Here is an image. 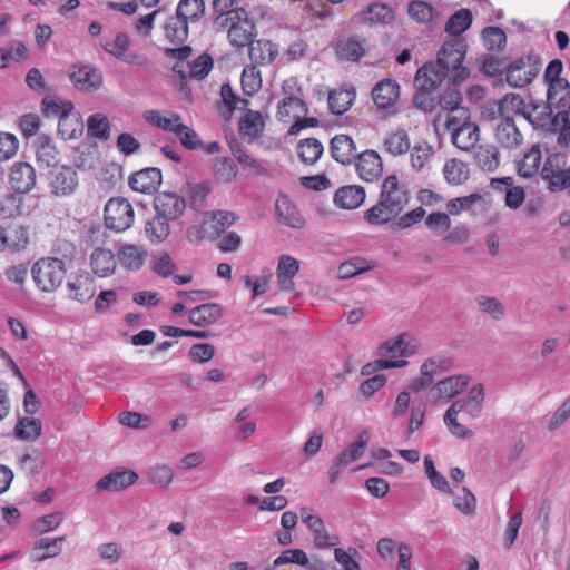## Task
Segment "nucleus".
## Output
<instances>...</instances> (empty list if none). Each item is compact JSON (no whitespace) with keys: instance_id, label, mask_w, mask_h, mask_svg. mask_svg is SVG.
I'll return each instance as SVG.
<instances>
[{"instance_id":"nucleus-1","label":"nucleus","mask_w":570,"mask_h":570,"mask_svg":"<svg viewBox=\"0 0 570 570\" xmlns=\"http://www.w3.org/2000/svg\"><path fill=\"white\" fill-rule=\"evenodd\" d=\"M409 200L410 195L397 176L389 175L382 183L377 203L364 213V219L370 225L387 224L401 215Z\"/></svg>"},{"instance_id":"nucleus-2","label":"nucleus","mask_w":570,"mask_h":570,"mask_svg":"<svg viewBox=\"0 0 570 570\" xmlns=\"http://www.w3.org/2000/svg\"><path fill=\"white\" fill-rule=\"evenodd\" d=\"M217 29L227 32L230 45L235 48L248 46L254 37V24L246 11H233L227 17L216 18Z\"/></svg>"},{"instance_id":"nucleus-3","label":"nucleus","mask_w":570,"mask_h":570,"mask_svg":"<svg viewBox=\"0 0 570 570\" xmlns=\"http://www.w3.org/2000/svg\"><path fill=\"white\" fill-rule=\"evenodd\" d=\"M66 272L63 261L57 257L40 258L31 269L37 287L47 293L56 291L62 284Z\"/></svg>"},{"instance_id":"nucleus-4","label":"nucleus","mask_w":570,"mask_h":570,"mask_svg":"<svg viewBox=\"0 0 570 570\" xmlns=\"http://www.w3.org/2000/svg\"><path fill=\"white\" fill-rule=\"evenodd\" d=\"M465 57L464 45L459 41L446 42L438 53L436 63L450 77L453 85L468 79L470 71L462 66Z\"/></svg>"},{"instance_id":"nucleus-5","label":"nucleus","mask_w":570,"mask_h":570,"mask_svg":"<svg viewBox=\"0 0 570 570\" xmlns=\"http://www.w3.org/2000/svg\"><path fill=\"white\" fill-rule=\"evenodd\" d=\"M540 176L551 193L570 188V165L563 154L549 155L540 170Z\"/></svg>"},{"instance_id":"nucleus-6","label":"nucleus","mask_w":570,"mask_h":570,"mask_svg":"<svg viewBox=\"0 0 570 570\" xmlns=\"http://www.w3.org/2000/svg\"><path fill=\"white\" fill-rule=\"evenodd\" d=\"M135 222V209L125 197H111L104 208V224L115 233L128 230Z\"/></svg>"},{"instance_id":"nucleus-7","label":"nucleus","mask_w":570,"mask_h":570,"mask_svg":"<svg viewBox=\"0 0 570 570\" xmlns=\"http://www.w3.org/2000/svg\"><path fill=\"white\" fill-rule=\"evenodd\" d=\"M539 72V61L532 57H520L505 67V80L513 88H523L531 83Z\"/></svg>"},{"instance_id":"nucleus-8","label":"nucleus","mask_w":570,"mask_h":570,"mask_svg":"<svg viewBox=\"0 0 570 570\" xmlns=\"http://www.w3.org/2000/svg\"><path fill=\"white\" fill-rule=\"evenodd\" d=\"M482 406L473 403L466 399L456 400L451 404L444 414V423L452 435L460 439H468L472 436V430L465 428L458 422L459 413L463 412L470 417H476L481 412Z\"/></svg>"},{"instance_id":"nucleus-9","label":"nucleus","mask_w":570,"mask_h":570,"mask_svg":"<svg viewBox=\"0 0 570 570\" xmlns=\"http://www.w3.org/2000/svg\"><path fill=\"white\" fill-rule=\"evenodd\" d=\"M299 517L313 533V543L317 549L335 547L340 543V537L330 533L322 518L314 513L312 508L303 507L299 509Z\"/></svg>"},{"instance_id":"nucleus-10","label":"nucleus","mask_w":570,"mask_h":570,"mask_svg":"<svg viewBox=\"0 0 570 570\" xmlns=\"http://www.w3.org/2000/svg\"><path fill=\"white\" fill-rule=\"evenodd\" d=\"M77 171L69 166H61L49 175L48 186L52 195L67 197L72 195L78 187Z\"/></svg>"},{"instance_id":"nucleus-11","label":"nucleus","mask_w":570,"mask_h":570,"mask_svg":"<svg viewBox=\"0 0 570 570\" xmlns=\"http://www.w3.org/2000/svg\"><path fill=\"white\" fill-rule=\"evenodd\" d=\"M42 112L46 117L58 118V131L62 137H71L65 126L70 120L73 110V104L70 100L59 99L53 97H45L42 99Z\"/></svg>"},{"instance_id":"nucleus-12","label":"nucleus","mask_w":570,"mask_h":570,"mask_svg":"<svg viewBox=\"0 0 570 570\" xmlns=\"http://www.w3.org/2000/svg\"><path fill=\"white\" fill-rule=\"evenodd\" d=\"M355 168L360 178L367 183L376 181L383 174V163L377 151L367 149L356 157Z\"/></svg>"},{"instance_id":"nucleus-13","label":"nucleus","mask_w":570,"mask_h":570,"mask_svg":"<svg viewBox=\"0 0 570 570\" xmlns=\"http://www.w3.org/2000/svg\"><path fill=\"white\" fill-rule=\"evenodd\" d=\"M100 45L109 55L116 57L119 60L128 63H144L142 57L128 53L130 39L125 32L119 31L111 38L105 37L101 39Z\"/></svg>"},{"instance_id":"nucleus-14","label":"nucleus","mask_w":570,"mask_h":570,"mask_svg":"<svg viewBox=\"0 0 570 570\" xmlns=\"http://www.w3.org/2000/svg\"><path fill=\"white\" fill-rule=\"evenodd\" d=\"M67 292L69 298L79 303H87L95 296V279L88 273L77 274L69 278Z\"/></svg>"},{"instance_id":"nucleus-15","label":"nucleus","mask_w":570,"mask_h":570,"mask_svg":"<svg viewBox=\"0 0 570 570\" xmlns=\"http://www.w3.org/2000/svg\"><path fill=\"white\" fill-rule=\"evenodd\" d=\"M451 365V360L446 357H432L426 360L421 366V376L411 383V390L419 391L430 386L434 381V376L440 372L450 370Z\"/></svg>"},{"instance_id":"nucleus-16","label":"nucleus","mask_w":570,"mask_h":570,"mask_svg":"<svg viewBox=\"0 0 570 570\" xmlns=\"http://www.w3.org/2000/svg\"><path fill=\"white\" fill-rule=\"evenodd\" d=\"M156 214L168 220L179 218L185 210V200L175 193H160L156 196L155 202Z\"/></svg>"},{"instance_id":"nucleus-17","label":"nucleus","mask_w":570,"mask_h":570,"mask_svg":"<svg viewBox=\"0 0 570 570\" xmlns=\"http://www.w3.org/2000/svg\"><path fill=\"white\" fill-rule=\"evenodd\" d=\"M161 171L158 168L149 167L130 175L129 186L134 191L153 194L161 184Z\"/></svg>"},{"instance_id":"nucleus-18","label":"nucleus","mask_w":570,"mask_h":570,"mask_svg":"<svg viewBox=\"0 0 570 570\" xmlns=\"http://www.w3.org/2000/svg\"><path fill=\"white\" fill-rule=\"evenodd\" d=\"M400 97V85L394 79H383L372 89V99L381 110L393 107Z\"/></svg>"},{"instance_id":"nucleus-19","label":"nucleus","mask_w":570,"mask_h":570,"mask_svg":"<svg viewBox=\"0 0 570 570\" xmlns=\"http://www.w3.org/2000/svg\"><path fill=\"white\" fill-rule=\"evenodd\" d=\"M9 181L16 191L28 193L36 185V170L29 163H14L10 169Z\"/></svg>"},{"instance_id":"nucleus-20","label":"nucleus","mask_w":570,"mask_h":570,"mask_svg":"<svg viewBox=\"0 0 570 570\" xmlns=\"http://www.w3.org/2000/svg\"><path fill=\"white\" fill-rule=\"evenodd\" d=\"M70 79L73 86L81 91H94L102 85L101 72L90 66H73Z\"/></svg>"},{"instance_id":"nucleus-21","label":"nucleus","mask_w":570,"mask_h":570,"mask_svg":"<svg viewBox=\"0 0 570 570\" xmlns=\"http://www.w3.org/2000/svg\"><path fill=\"white\" fill-rule=\"evenodd\" d=\"M138 480V474L130 470H115L102 476L96 483L98 491H119L132 485Z\"/></svg>"},{"instance_id":"nucleus-22","label":"nucleus","mask_w":570,"mask_h":570,"mask_svg":"<svg viewBox=\"0 0 570 570\" xmlns=\"http://www.w3.org/2000/svg\"><path fill=\"white\" fill-rule=\"evenodd\" d=\"M147 252L135 244H122L117 253V261L127 272H138L145 265Z\"/></svg>"},{"instance_id":"nucleus-23","label":"nucleus","mask_w":570,"mask_h":570,"mask_svg":"<svg viewBox=\"0 0 570 570\" xmlns=\"http://www.w3.org/2000/svg\"><path fill=\"white\" fill-rule=\"evenodd\" d=\"M115 254L111 249L97 247L90 254V267L98 277H108L112 275L117 267Z\"/></svg>"},{"instance_id":"nucleus-24","label":"nucleus","mask_w":570,"mask_h":570,"mask_svg":"<svg viewBox=\"0 0 570 570\" xmlns=\"http://www.w3.org/2000/svg\"><path fill=\"white\" fill-rule=\"evenodd\" d=\"M446 77L449 76L436 62L426 63L417 70L414 81L420 90H434Z\"/></svg>"},{"instance_id":"nucleus-25","label":"nucleus","mask_w":570,"mask_h":570,"mask_svg":"<svg viewBox=\"0 0 570 570\" xmlns=\"http://www.w3.org/2000/svg\"><path fill=\"white\" fill-rule=\"evenodd\" d=\"M248 55L252 62L256 65H269L278 56L277 46L271 40H252L248 45Z\"/></svg>"},{"instance_id":"nucleus-26","label":"nucleus","mask_w":570,"mask_h":570,"mask_svg":"<svg viewBox=\"0 0 570 570\" xmlns=\"http://www.w3.org/2000/svg\"><path fill=\"white\" fill-rule=\"evenodd\" d=\"M299 271V262L289 256L282 255L278 258V264L276 268V277L282 291L289 292L294 289V276Z\"/></svg>"},{"instance_id":"nucleus-27","label":"nucleus","mask_w":570,"mask_h":570,"mask_svg":"<svg viewBox=\"0 0 570 570\" xmlns=\"http://www.w3.org/2000/svg\"><path fill=\"white\" fill-rule=\"evenodd\" d=\"M66 537L57 538H41L35 541L30 558L35 562H41L50 558H55L61 553L60 543L63 542Z\"/></svg>"},{"instance_id":"nucleus-28","label":"nucleus","mask_w":570,"mask_h":570,"mask_svg":"<svg viewBox=\"0 0 570 570\" xmlns=\"http://www.w3.org/2000/svg\"><path fill=\"white\" fill-rule=\"evenodd\" d=\"M354 140L347 135H336L331 140L332 157L342 165H350L357 157Z\"/></svg>"},{"instance_id":"nucleus-29","label":"nucleus","mask_w":570,"mask_h":570,"mask_svg":"<svg viewBox=\"0 0 570 570\" xmlns=\"http://www.w3.org/2000/svg\"><path fill=\"white\" fill-rule=\"evenodd\" d=\"M469 375H453L439 381L433 386L435 399H451L456 396L469 384Z\"/></svg>"},{"instance_id":"nucleus-30","label":"nucleus","mask_w":570,"mask_h":570,"mask_svg":"<svg viewBox=\"0 0 570 570\" xmlns=\"http://www.w3.org/2000/svg\"><path fill=\"white\" fill-rule=\"evenodd\" d=\"M419 345L416 338L407 334H401L395 341L385 342L381 346V352L382 354L391 355V357L410 356L417 352Z\"/></svg>"},{"instance_id":"nucleus-31","label":"nucleus","mask_w":570,"mask_h":570,"mask_svg":"<svg viewBox=\"0 0 570 570\" xmlns=\"http://www.w3.org/2000/svg\"><path fill=\"white\" fill-rule=\"evenodd\" d=\"M384 151L393 157L405 155L411 149V140L407 131L397 128L386 134L383 139Z\"/></svg>"},{"instance_id":"nucleus-32","label":"nucleus","mask_w":570,"mask_h":570,"mask_svg":"<svg viewBox=\"0 0 570 570\" xmlns=\"http://www.w3.org/2000/svg\"><path fill=\"white\" fill-rule=\"evenodd\" d=\"M365 196V190L362 186H343L335 193L334 203L341 208L355 209L363 204Z\"/></svg>"},{"instance_id":"nucleus-33","label":"nucleus","mask_w":570,"mask_h":570,"mask_svg":"<svg viewBox=\"0 0 570 570\" xmlns=\"http://www.w3.org/2000/svg\"><path fill=\"white\" fill-rule=\"evenodd\" d=\"M276 214L278 218L293 228L304 226V219L294 203L286 195H279L276 199Z\"/></svg>"},{"instance_id":"nucleus-34","label":"nucleus","mask_w":570,"mask_h":570,"mask_svg":"<svg viewBox=\"0 0 570 570\" xmlns=\"http://www.w3.org/2000/svg\"><path fill=\"white\" fill-rule=\"evenodd\" d=\"M264 126L265 122L259 111L247 110L239 120L238 130L244 139L252 142L262 135Z\"/></svg>"},{"instance_id":"nucleus-35","label":"nucleus","mask_w":570,"mask_h":570,"mask_svg":"<svg viewBox=\"0 0 570 570\" xmlns=\"http://www.w3.org/2000/svg\"><path fill=\"white\" fill-rule=\"evenodd\" d=\"M223 311L216 303L202 304L189 312V322L195 326L215 324L222 317Z\"/></svg>"},{"instance_id":"nucleus-36","label":"nucleus","mask_w":570,"mask_h":570,"mask_svg":"<svg viewBox=\"0 0 570 570\" xmlns=\"http://www.w3.org/2000/svg\"><path fill=\"white\" fill-rule=\"evenodd\" d=\"M497 140L507 148L522 144L523 136L514 124V118H501L495 132Z\"/></svg>"},{"instance_id":"nucleus-37","label":"nucleus","mask_w":570,"mask_h":570,"mask_svg":"<svg viewBox=\"0 0 570 570\" xmlns=\"http://www.w3.org/2000/svg\"><path fill=\"white\" fill-rule=\"evenodd\" d=\"M541 161V147L539 144H535L518 161V174L523 178L534 177L539 173Z\"/></svg>"},{"instance_id":"nucleus-38","label":"nucleus","mask_w":570,"mask_h":570,"mask_svg":"<svg viewBox=\"0 0 570 570\" xmlns=\"http://www.w3.org/2000/svg\"><path fill=\"white\" fill-rule=\"evenodd\" d=\"M145 119L148 124L173 134L177 132V127L181 125L180 116L173 111L148 110L145 112Z\"/></svg>"},{"instance_id":"nucleus-39","label":"nucleus","mask_w":570,"mask_h":570,"mask_svg":"<svg viewBox=\"0 0 570 570\" xmlns=\"http://www.w3.org/2000/svg\"><path fill=\"white\" fill-rule=\"evenodd\" d=\"M36 158L39 166L53 167L59 161V153L48 136H40L37 139Z\"/></svg>"},{"instance_id":"nucleus-40","label":"nucleus","mask_w":570,"mask_h":570,"mask_svg":"<svg viewBox=\"0 0 570 570\" xmlns=\"http://www.w3.org/2000/svg\"><path fill=\"white\" fill-rule=\"evenodd\" d=\"M452 142L461 150L468 151L474 148L480 139V130L474 122L469 124L463 128H456L451 134Z\"/></svg>"},{"instance_id":"nucleus-41","label":"nucleus","mask_w":570,"mask_h":570,"mask_svg":"<svg viewBox=\"0 0 570 570\" xmlns=\"http://www.w3.org/2000/svg\"><path fill=\"white\" fill-rule=\"evenodd\" d=\"M166 39L171 43H184L189 33V22L178 17L176 13L167 19L164 24Z\"/></svg>"},{"instance_id":"nucleus-42","label":"nucleus","mask_w":570,"mask_h":570,"mask_svg":"<svg viewBox=\"0 0 570 570\" xmlns=\"http://www.w3.org/2000/svg\"><path fill=\"white\" fill-rule=\"evenodd\" d=\"M168 222V219L164 218L158 214H156L155 217L146 222L145 234L150 243L159 244L164 243L168 238L170 234V227Z\"/></svg>"},{"instance_id":"nucleus-43","label":"nucleus","mask_w":570,"mask_h":570,"mask_svg":"<svg viewBox=\"0 0 570 570\" xmlns=\"http://www.w3.org/2000/svg\"><path fill=\"white\" fill-rule=\"evenodd\" d=\"M443 175L450 185L458 186L468 180L470 169L464 161L452 158L445 161L443 166Z\"/></svg>"},{"instance_id":"nucleus-44","label":"nucleus","mask_w":570,"mask_h":570,"mask_svg":"<svg viewBox=\"0 0 570 570\" xmlns=\"http://www.w3.org/2000/svg\"><path fill=\"white\" fill-rule=\"evenodd\" d=\"M355 96L354 89L332 90L328 94V107L331 111L335 115H343L351 108Z\"/></svg>"},{"instance_id":"nucleus-45","label":"nucleus","mask_w":570,"mask_h":570,"mask_svg":"<svg viewBox=\"0 0 570 570\" xmlns=\"http://www.w3.org/2000/svg\"><path fill=\"white\" fill-rule=\"evenodd\" d=\"M474 159L480 169L493 173L500 165L499 150L494 146H479Z\"/></svg>"},{"instance_id":"nucleus-46","label":"nucleus","mask_w":570,"mask_h":570,"mask_svg":"<svg viewBox=\"0 0 570 570\" xmlns=\"http://www.w3.org/2000/svg\"><path fill=\"white\" fill-rule=\"evenodd\" d=\"M204 13V0H179L176 8V14L189 23L199 21Z\"/></svg>"},{"instance_id":"nucleus-47","label":"nucleus","mask_w":570,"mask_h":570,"mask_svg":"<svg viewBox=\"0 0 570 570\" xmlns=\"http://www.w3.org/2000/svg\"><path fill=\"white\" fill-rule=\"evenodd\" d=\"M297 149L299 159L306 165L315 164L324 151L322 142L315 138L301 140Z\"/></svg>"},{"instance_id":"nucleus-48","label":"nucleus","mask_w":570,"mask_h":570,"mask_svg":"<svg viewBox=\"0 0 570 570\" xmlns=\"http://www.w3.org/2000/svg\"><path fill=\"white\" fill-rule=\"evenodd\" d=\"M365 40L351 37L337 46V56L344 60L356 61L366 52Z\"/></svg>"},{"instance_id":"nucleus-49","label":"nucleus","mask_w":570,"mask_h":570,"mask_svg":"<svg viewBox=\"0 0 570 570\" xmlns=\"http://www.w3.org/2000/svg\"><path fill=\"white\" fill-rule=\"evenodd\" d=\"M525 104L519 94H507L498 104V111L501 118H514L515 114L523 112Z\"/></svg>"},{"instance_id":"nucleus-50","label":"nucleus","mask_w":570,"mask_h":570,"mask_svg":"<svg viewBox=\"0 0 570 570\" xmlns=\"http://www.w3.org/2000/svg\"><path fill=\"white\" fill-rule=\"evenodd\" d=\"M14 433L20 440L36 441L41 434V422L35 417H22L14 426Z\"/></svg>"},{"instance_id":"nucleus-51","label":"nucleus","mask_w":570,"mask_h":570,"mask_svg":"<svg viewBox=\"0 0 570 570\" xmlns=\"http://www.w3.org/2000/svg\"><path fill=\"white\" fill-rule=\"evenodd\" d=\"M242 90L246 96H253L262 88L261 72L255 65L246 66L240 77Z\"/></svg>"},{"instance_id":"nucleus-52","label":"nucleus","mask_w":570,"mask_h":570,"mask_svg":"<svg viewBox=\"0 0 570 570\" xmlns=\"http://www.w3.org/2000/svg\"><path fill=\"white\" fill-rule=\"evenodd\" d=\"M471 11L469 9H460L449 18L445 24V31L452 36H460L471 26Z\"/></svg>"},{"instance_id":"nucleus-53","label":"nucleus","mask_w":570,"mask_h":570,"mask_svg":"<svg viewBox=\"0 0 570 570\" xmlns=\"http://www.w3.org/2000/svg\"><path fill=\"white\" fill-rule=\"evenodd\" d=\"M229 148L234 158L246 169L255 175H264L266 169L250 155H248L237 141L229 144Z\"/></svg>"},{"instance_id":"nucleus-54","label":"nucleus","mask_w":570,"mask_h":570,"mask_svg":"<svg viewBox=\"0 0 570 570\" xmlns=\"http://www.w3.org/2000/svg\"><path fill=\"white\" fill-rule=\"evenodd\" d=\"M552 128L558 132L557 142L561 148L570 145V116L566 111L558 112L552 120Z\"/></svg>"},{"instance_id":"nucleus-55","label":"nucleus","mask_w":570,"mask_h":570,"mask_svg":"<svg viewBox=\"0 0 570 570\" xmlns=\"http://www.w3.org/2000/svg\"><path fill=\"white\" fill-rule=\"evenodd\" d=\"M88 134L91 137L107 140L110 137L109 119L102 114H94L88 118Z\"/></svg>"},{"instance_id":"nucleus-56","label":"nucleus","mask_w":570,"mask_h":570,"mask_svg":"<svg viewBox=\"0 0 570 570\" xmlns=\"http://www.w3.org/2000/svg\"><path fill=\"white\" fill-rule=\"evenodd\" d=\"M471 122V112L464 106L446 111L445 127L450 134L454 132L456 128H463Z\"/></svg>"},{"instance_id":"nucleus-57","label":"nucleus","mask_w":570,"mask_h":570,"mask_svg":"<svg viewBox=\"0 0 570 570\" xmlns=\"http://www.w3.org/2000/svg\"><path fill=\"white\" fill-rule=\"evenodd\" d=\"M370 440V435L367 431H362L357 436L354 443H352L343 453L338 456L344 459V462L348 465L352 462L358 460L365 451L366 444Z\"/></svg>"},{"instance_id":"nucleus-58","label":"nucleus","mask_w":570,"mask_h":570,"mask_svg":"<svg viewBox=\"0 0 570 570\" xmlns=\"http://www.w3.org/2000/svg\"><path fill=\"white\" fill-rule=\"evenodd\" d=\"M364 20L371 23L387 24L393 21L394 12L391 7L384 3H373L367 8Z\"/></svg>"},{"instance_id":"nucleus-59","label":"nucleus","mask_w":570,"mask_h":570,"mask_svg":"<svg viewBox=\"0 0 570 570\" xmlns=\"http://www.w3.org/2000/svg\"><path fill=\"white\" fill-rule=\"evenodd\" d=\"M411 150V165L415 170H421L433 157L434 150L428 142H419Z\"/></svg>"},{"instance_id":"nucleus-60","label":"nucleus","mask_w":570,"mask_h":570,"mask_svg":"<svg viewBox=\"0 0 570 570\" xmlns=\"http://www.w3.org/2000/svg\"><path fill=\"white\" fill-rule=\"evenodd\" d=\"M214 61L209 55H202L191 63H188V73L183 75L184 78L203 79L212 70Z\"/></svg>"},{"instance_id":"nucleus-61","label":"nucleus","mask_w":570,"mask_h":570,"mask_svg":"<svg viewBox=\"0 0 570 570\" xmlns=\"http://www.w3.org/2000/svg\"><path fill=\"white\" fill-rule=\"evenodd\" d=\"M481 199L482 196L479 193L453 198L446 203V210L450 215L456 216L464 210L471 209Z\"/></svg>"},{"instance_id":"nucleus-62","label":"nucleus","mask_w":570,"mask_h":570,"mask_svg":"<svg viewBox=\"0 0 570 570\" xmlns=\"http://www.w3.org/2000/svg\"><path fill=\"white\" fill-rule=\"evenodd\" d=\"M220 97L226 106L228 114L235 109L244 110L248 107L249 101L237 96L229 83H224L220 88Z\"/></svg>"},{"instance_id":"nucleus-63","label":"nucleus","mask_w":570,"mask_h":570,"mask_svg":"<svg viewBox=\"0 0 570 570\" xmlns=\"http://www.w3.org/2000/svg\"><path fill=\"white\" fill-rule=\"evenodd\" d=\"M484 46L489 50H500L507 42L504 31L498 27H487L482 31Z\"/></svg>"},{"instance_id":"nucleus-64","label":"nucleus","mask_w":570,"mask_h":570,"mask_svg":"<svg viewBox=\"0 0 570 570\" xmlns=\"http://www.w3.org/2000/svg\"><path fill=\"white\" fill-rule=\"evenodd\" d=\"M210 218L213 222V229L217 235L224 233L228 227L235 224L238 219V216L228 210H216L210 213Z\"/></svg>"}]
</instances>
